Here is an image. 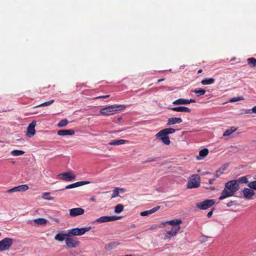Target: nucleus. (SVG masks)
<instances>
[{"instance_id":"nucleus-1","label":"nucleus","mask_w":256,"mask_h":256,"mask_svg":"<svg viewBox=\"0 0 256 256\" xmlns=\"http://www.w3.org/2000/svg\"><path fill=\"white\" fill-rule=\"evenodd\" d=\"M240 187L237 184V182L235 180H231L225 184V188L221 193L220 196L218 199L220 200H224L226 198L232 196L237 192Z\"/></svg>"},{"instance_id":"nucleus-2","label":"nucleus","mask_w":256,"mask_h":256,"mask_svg":"<svg viewBox=\"0 0 256 256\" xmlns=\"http://www.w3.org/2000/svg\"><path fill=\"white\" fill-rule=\"evenodd\" d=\"M122 108V109L124 110L125 108V106H124L121 105H112L101 109L100 111V112L102 115H111L116 113V112L118 110V108Z\"/></svg>"},{"instance_id":"nucleus-3","label":"nucleus","mask_w":256,"mask_h":256,"mask_svg":"<svg viewBox=\"0 0 256 256\" xmlns=\"http://www.w3.org/2000/svg\"><path fill=\"white\" fill-rule=\"evenodd\" d=\"M91 229L90 226L82 228H76L68 230L69 236H80L84 234Z\"/></svg>"},{"instance_id":"nucleus-4","label":"nucleus","mask_w":256,"mask_h":256,"mask_svg":"<svg viewBox=\"0 0 256 256\" xmlns=\"http://www.w3.org/2000/svg\"><path fill=\"white\" fill-rule=\"evenodd\" d=\"M200 186V176L195 174L192 176V178L188 180L187 188H193L199 187Z\"/></svg>"},{"instance_id":"nucleus-5","label":"nucleus","mask_w":256,"mask_h":256,"mask_svg":"<svg viewBox=\"0 0 256 256\" xmlns=\"http://www.w3.org/2000/svg\"><path fill=\"white\" fill-rule=\"evenodd\" d=\"M155 136L156 138L160 140L162 142L166 145H169L170 144V138L166 134L164 129L158 132L155 135Z\"/></svg>"},{"instance_id":"nucleus-6","label":"nucleus","mask_w":256,"mask_h":256,"mask_svg":"<svg viewBox=\"0 0 256 256\" xmlns=\"http://www.w3.org/2000/svg\"><path fill=\"white\" fill-rule=\"evenodd\" d=\"M12 239L9 238H6L0 240V252L8 250L12 246Z\"/></svg>"},{"instance_id":"nucleus-7","label":"nucleus","mask_w":256,"mask_h":256,"mask_svg":"<svg viewBox=\"0 0 256 256\" xmlns=\"http://www.w3.org/2000/svg\"><path fill=\"white\" fill-rule=\"evenodd\" d=\"M65 243L68 248H76L80 245V242L76 238L68 236V238L66 240Z\"/></svg>"},{"instance_id":"nucleus-8","label":"nucleus","mask_w":256,"mask_h":256,"mask_svg":"<svg viewBox=\"0 0 256 256\" xmlns=\"http://www.w3.org/2000/svg\"><path fill=\"white\" fill-rule=\"evenodd\" d=\"M214 204V200H206L202 202L197 203L196 206L200 210H206Z\"/></svg>"},{"instance_id":"nucleus-9","label":"nucleus","mask_w":256,"mask_h":256,"mask_svg":"<svg viewBox=\"0 0 256 256\" xmlns=\"http://www.w3.org/2000/svg\"><path fill=\"white\" fill-rule=\"evenodd\" d=\"M76 176L72 172H66L59 174L60 179L67 182H70L75 179Z\"/></svg>"},{"instance_id":"nucleus-10","label":"nucleus","mask_w":256,"mask_h":256,"mask_svg":"<svg viewBox=\"0 0 256 256\" xmlns=\"http://www.w3.org/2000/svg\"><path fill=\"white\" fill-rule=\"evenodd\" d=\"M120 218V216H102L98 218L96 221L99 223H102L108 222H112L118 220Z\"/></svg>"},{"instance_id":"nucleus-11","label":"nucleus","mask_w":256,"mask_h":256,"mask_svg":"<svg viewBox=\"0 0 256 256\" xmlns=\"http://www.w3.org/2000/svg\"><path fill=\"white\" fill-rule=\"evenodd\" d=\"M36 126V122L32 121L30 122L28 128L26 136L28 138H31L36 134L35 127Z\"/></svg>"},{"instance_id":"nucleus-12","label":"nucleus","mask_w":256,"mask_h":256,"mask_svg":"<svg viewBox=\"0 0 256 256\" xmlns=\"http://www.w3.org/2000/svg\"><path fill=\"white\" fill-rule=\"evenodd\" d=\"M84 212V210L81 208H73L70 210V216L72 217H75L83 214Z\"/></svg>"},{"instance_id":"nucleus-13","label":"nucleus","mask_w":256,"mask_h":256,"mask_svg":"<svg viewBox=\"0 0 256 256\" xmlns=\"http://www.w3.org/2000/svg\"><path fill=\"white\" fill-rule=\"evenodd\" d=\"M244 198L248 200H252L255 194L254 192L251 188H244L242 190Z\"/></svg>"},{"instance_id":"nucleus-14","label":"nucleus","mask_w":256,"mask_h":256,"mask_svg":"<svg viewBox=\"0 0 256 256\" xmlns=\"http://www.w3.org/2000/svg\"><path fill=\"white\" fill-rule=\"evenodd\" d=\"M196 100L194 99L186 100L184 98H178L172 104H187L190 103H194Z\"/></svg>"},{"instance_id":"nucleus-15","label":"nucleus","mask_w":256,"mask_h":256,"mask_svg":"<svg viewBox=\"0 0 256 256\" xmlns=\"http://www.w3.org/2000/svg\"><path fill=\"white\" fill-rule=\"evenodd\" d=\"M68 236H69L68 233H64V231H62L58 234H57L54 238L56 240L62 242L64 240L66 242V240L68 238Z\"/></svg>"},{"instance_id":"nucleus-16","label":"nucleus","mask_w":256,"mask_h":256,"mask_svg":"<svg viewBox=\"0 0 256 256\" xmlns=\"http://www.w3.org/2000/svg\"><path fill=\"white\" fill-rule=\"evenodd\" d=\"M170 110H171L174 112H190L191 110L188 107L184 106H180L176 107H172L170 108Z\"/></svg>"},{"instance_id":"nucleus-17","label":"nucleus","mask_w":256,"mask_h":256,"mask_svg":"<svg viewBox=\"0 0 256 256\" xmlns=\"http://www.w3.org/2000/svg\"><path fill=\"white\" fill-rule=\"evenodd\" d=\"M74 134V131L72 130H58V134L59 136H72Z\"/></svg>"},{"instance_id":"nucleus-18","label":"nucleus","mask_w":256,"mask_h":256,"mask_svg":"<svg viewBox=\"0 0 256 256\" xmlns=\"http://www.w3.org/2000/svg\"><path fill=\"white\" fill-rule=\"evenodd\" d=\"M160 208V206H156V207L153 208H152L148 210L140 212V215L142 216H147L149 214H150L152 213H154L158 211Z\"/></svg>"},{"instance_id":"nucleus-19","label":"nucleus","mask_w":256,"mask_h":256,"mask_svg":"<svg viewBox=\"0 0 256 256\" xmlns=\"http://www.w3.org/2000/svg\"><path fill=\"white\" fill-rule=\"evenodd\" d=\"M182 122V120L180 118H168L167 122L168 126L173 125L176 124H180Z\"/></svg>"},{"instance_id":"nucleus-20","label":"nucleus","mask_w":256,"mask_h":256,"mask_svg":"<svg viewBox=\"0 0 256 256\" xmlns=\"http://www.w3.org/2000/svg\"><path fill=\"white\" fill-rule=\"evenodd\" d=\"M180 226L172 227L170 230L167 231L166 234L169 236H174L180 230Z\"/></svg>"},{"instance_id":"nucleus-21","label":"nucleus","mask_w":256,"mask_h":256,"mask_svg":"<svg viewBox=\"0 0 256 256\" xmlns=\"http://www.w3.org/2000/svg\"><path fill=\"white\" fill-rule=\"evenodd\" d=\"M15 192H24L28 189V186L27 184H22L14 188Z\"/></svg>"},{"instance_id":"nucleus-22","label":"nucleus","mask_w":256,"mask_h":256,"mask_svg":"<svg viewBox=\"0 0 256 256\" xmlns=\"http://www.w3.org/2000/svg\"><path fill=\"white\" fill-rule=\"evenodd\" d=\"M128 142V140H112L108 144L113 146H118Z\"/></svg>"},{"instance_id":"nucleus-23","label":"nucleus","mask_w":256,"mask_h":256,"mask_svg":"<svg viewBox=\"0 0 256 256\" xmlns=\"http://www.w3.org/2000/svg\"><path fill=\"white\" fill-rule=\"evenodd\" d=\"M182 221L180 219H174L172 220L166 221V224H168L172 226H180V224H182Z\"/></svg>"},{"instance_id":"nucleus-24","label":"nucleus","mask_w":256,"mask_h":256,"mask_svg":"<svg viewBox=\"0 0 256 256\" xmlns=\"http://www.w3.org/2000/svg\"><path fill=\"white\" fill-rule=\"evenodd\" d=\"M242 176V177H240V178H238V179L237 180H234L235 181H236L237 182V184L238 186H240V184H246V183H248V178L249 176Z\"/></svg>"},{"instance_id":"nucleus-25","label":"nucleus","mask_w":256,"mask_h":256,"mask_svg":"<svg viewBox=\"0 0 256 256\" xmlns=\"http://www.w3.org/2000/svg\"><path fill=\"white\" fill-rule=\"evenodd\" d=\"M215 82V79L214 78H205L202 80L201 83L204 85L212 84Z\"/></svg>"},{"instance_id":"nucleus-26","label":"nucleus","mask_w":256,"mask_h":256,"mask_svg":"<svg viewBox=\"0 0 256 256\" xmlns=\"http://www.w3.org/2000/svg\"><path fill=\"white\" fill-rule=\"evenodd\" d=\"M118 244V243L117 242H112L108 244L105 246V249L107 250H110L116 248Z\"/></svg>"},{"instance_id":"nucleus-27","label":"nucleus","mask_w":256,"mask_h":256,"mask_svg":"<svg viewBox=\"0 0 256 256\" xmlns=\"http://www.w3.org/2000/svg\"><path fill=\"white\" fill-rule=\"evenodd\" d=\"M90 183V181H80L75 183L72 184L73 188H75L78 186H84V184H89Z\"/></svg>"},{"instance_id":"nucleus-28","label":"nucleus","mask_w":256,"mask_h":256,"mask_svg":"<svg viewBox=\"0 0 256 256\" xmlns=\"http://www.w3.org/2000/svg\"><path fill=\"white\" fill-rule=\"evenodd\" d=\"M236 130H237V128H234V127H232L230 128H228L224 131V132L223 134V136H230L232 132H235Z\"/></svg>"},{"instance_id":"nucleus-29","label":"nucleus","mask_w":256,"mask_h":256,"mask_svg":"<svg viewBox=\"0 0 256 256\" xmlns=\"http://www.w3.org/2000/svg\"><path fill=\"white\" fill-rule=\"evenodd\" d=\"M34 222L38 224H46L48 220L44 218H38L34 220Z\"/></svg>"},{"instance_id":"nucleus-30","label":"nucleus","mask_w":256,"mask_h":256,"mask_svg":"<svg viewBox=\"0 0 256 256\" xmlns=\"http://www.w3.org/2000/svg\"><path fill=\"white\" fill-rule=\"evenodd\" d=\"M196 94V96H203L204 95L206 92V91L204 89H202V88H200V89H196L194 90L193 91Z\"/></svg>"},{"instance_id":"nucleus-31","label":"nucleus","mask_w":256,"mask_h":256,"mask_svg":"<svg viewBox=\"0 0 256 256\" xmlns=\"http://www.w3.org/2000/svg\"><path fill=\"white\" fill-rule=\"evenodd\" d=\"M247 62L248 64L251 67H256V59L254 58H248L247 60Z\"/></svg>"},{"instance_id":"nucleus-32","label":"nucleus","mask_w":256,"mask_h":256,"mask_svg":"<svg viewBox=\"0 0 256 256\" xmlns=\"http://www.w3.org/2000/svg\"><path fill=\"white\" fill-rule=\"evenodd\" d=\"M68 124V120L66 118L60 120L58 124V126L59 128H62L66 126Z\"/></svg>"},{"instance_id":"nucleus-33","label":"nucleus","mask_w":256,"mask_h":256,"mask_svg":"<svg viewBox=\"0 0 256 256\" xmlns=\"http://www.w3.org/2000/svg\"><path fill=\"white\" fill-rule=\"evenodd\" d=\"M124 210V206L122 204H117L114 208V212L116 214L121 212Z\"/></svg>"},{"instance_id":"nucleus-34","label":"nucleus","mask_w":256,"mask_h":256,"mask_svg":"<svg viewBox=\"0 0 256 256\" xmlns=\"http://www.w3.org/2000/svg\"><path fill=\"white\" fill-rule=\"evenodd\" d=\"M24 154V152L22 150H14L11 152V154L14 156H18L22 155Z\"/></svg>"},{"instance_id":"nucleus-35","label":"nucleus","mask_w":256,"mask_h":256,"mask_svg":"<svg viewBox=\"0 0 256 256\" xmlns=\"http://www.w3.org/2000/svg\"><path fill=\"white\" fill-rule=\"evenodd\" d=\"M208 154V148H204L200 150L199 154L200 156L204 157L206 156Z\"/></svg>"},{"instance_id":"nucleus-36","label":"nucleus","mask_w":256,"mask_h":256,"mask_svg":"<svg viewBox=\"0 0 256 256\" xmlns=\"http://www.w3.org/2000/svg\"><path fill=\"white\" fill-rule=\"evenodd\" d=\"M120 190L118 188H115L112 191V198L118 197L119 196Z\"/></svg>"},{"instance_id":"nucleus-37","label":"nucleus","mask_w":256,"mask_h":256,"mask_svg":"<svg viewBox=\"0 0 256 256\" xmlns=\"http://www.w3.org/2000/svg\"><path fill=\"white\" fill-rule=\"evenodd\" d=\"M54 100H51L49 101L42 103V104L36 106V107L46 106H49V105L52 104V103H54Z\"/></svg>"},{"instance_id":"nucleus-38","label":"nucleus","mask_w":256,"mask_h":256,"mask_svg":"<svg viewBox=\"0 0 256 256\" xmlns=\"http://www.w3.org/2000/svg\"><path fill=\"white\" fill-rule=\"evenodd\" d=\"M244 100V98L242 96L234 97V98H232L230 100L229 102H238V101Z\"/></svg>"},{"instance_id":"nucleus-39","label":"nucleus","mask_w":256,"mask_h":256,"mask_svg":"<svg viewBox=\"0 0 256 256\" xmlns=\"http://www.w3.org/2000/svg\"><path fill=\"white\" fill-rule=\"evenodd\" d=\"M248 186L251 189L256 190V180L252 181L248 184Z\"/></svg>"},{"instance_id":"nucleus-40","label":"nucleus","mask_w":256,"mask_h":256,"mask_svg":"<svg viewBox=\"0 0 256 256\" xmlns=\"http://www.w3.org/2000/svg\"><path fill=\"white\" fill-rule=\"evenodd\" d=\"M167 135L172 134L176 132V130L172 128H167L164 129Z\"/></svg>"},{"instance_id":"nucleus-41","label":"nucleus","mask_w":256,"mask_h":256,"mask_svg":"<svg viewBox=\"0 0 256 256\" xmlns=\"http://www.w3.org/2000/svg\"><path fill=\"white\" fill-rule=\"evenodd\" d=\"M50 195V193L49 192H44L43 194H42V198L44 199V200H53V198H52V197H47L48 196Z\"/></svg>"},{"instance_id":"nucleus-42","label":"nucleus","mask_w":256,"mask_h":256,"mask_svg":"<svg viewBox=\"0 0 256 256\" xmlns=\"http://www.w3.org/2000/svg\"><path fill=\"white\" fill-rule=\"evenodd\" d=\"M222 174V172L221 171V169H219L218 170H216L215 174H214V178H217L219 177V176Z\"/></svg>"},{"instance_id":"nucleus-43","label":"nucleus","mask_w":256,"mask_h":256,"mask_svg":"<svg viewBox=\"0 0 256 256\" xmlns=\"http://www.w3.org/2000/svg\"><path fill=\"white\" fill-rule=\"evenodd\" d=\"M250 111H252L254 114H256V106L253 107L252 110H246L245 113L248 114L250 112Z\"/></svg>"},{"instance_id":"nucleus-44","label":"nucleus","mask_w":256,"mask_h":256,"mask_svg":"<svg viewBox=\"0 0 256 256\" xmlns=\"http://www.w3.org/2000/svg\"><path fill=\"white\" fill-rule=\"evenodd\" d=\"M73 188L72 184L66 186L65 188L60 190H64L66 189Z\"/></svg>"},{"instance_id":"nucleus-45","label":"nucleus","mask_w":256,"mask_h":256,"mask_svg":"<svg viewBox=\"0 0 256 256\" xmlns=\"http://www.w3.org/2000/svg\"><path fill=\"white\" fill-rule=\"evenodd\" d=\"M156 159H157V158H148L146 160V162H154V161L156 160Z\"/></svg>"},{"instance_id":"nucleus-46","label":"nucleus","mask_w":256,"mask_h":256,"mask_svg":"<svg viewBox=\"0 0 256 256\" xmlns=\"http://www.w3.org/2000/svg\"><path fill=\"white\" fill-rule=\"evenodd\" d=\"M8 193H12V192H15V190H14V188H13L11 189H10V190H8L7 191H6Z\"/></svg>"},{"instance_id":"nucleus-47","label":"nucleus","mask_w":256,"mask_h":256,"mask_svg":"<svg viewBox=\"0 0 256 256\" xmlns=\"http://www.w3.org/2000/svg\"><path fill=\"white\" fill-rule=\"evenodd\" d=\"M216 180V178H211L208 180V183L210 184H212L214 182V181Z\"/></svg>"},{"instance_id":"nucleus-48","label":"nucleus","mask_w":256,"mask_h":256,"mask_svg":"<svg viewBox=\"0 0 256 256\" xmlns=\"http://www.w3.org/2000/svg\"><path fill=\"white\" fill-rule=\"evenodd\" d=\"M214 210V209H212L211 211H210V212H208V213L207 216H208V218H210V217L212 216V210Z\"/></svg>"},{"instance_id":"nucleus-49","label":"nucleus","mask_w":256,"mask_h":256,"mask_svg":"<svg viewBox=\"0 0 256 256\" xmlns=\"http://www.w3.org/2000/svg\"><path fill=\"white\" fill-rule=\"evenodd\" d=\"M109 96H110L109 95H106V96H98V97L96 98H108Z\"/></svg>"},{"instance_id":"nucleus-50","label":"nucleus","mask_w":256,"mask_h":256,"mask_svg":"<svg viewBox=\"0 0 256 256\" xmlns=\"http://www.w3.org/2000/svg\"><path fill=\"white\" fill-rule=\"evenodd\" d=\"M232 202L231 201L229 202H228L226 204H227V206H228V207H230L232 206Z\"/></svg>"},{"instance_id":"nucleus-51","label":"nucleus","mask_w":256,"mask_h":256,"mask_svg":"<svg viewBox=\"0 0 256 256\" xmlns=\"http://www.w3.org/2000/svg\"><path fill=\"white\" fill-rule=\"evenodd\" d=\"M164 80V78L160 79L158 80L157 83H160V82H162Z\"/></svg>"},{"instance_id":"nucleus-52","label":"nucleus","mask_w":256,"mask_h":256,"mask_svg":"<svg viewBox=\"0 0 256 256\" xmlns=\"http://www.w3.org/2000/svg\"><path fill=\"white\" fill-rule=\"evenodd\" d=\"M120 192H124V190L123 188H119Z\"/></svg>"},{"instance_id":"nucleus-53","label":"nucleus","mask_w":256,"mask_h":256,"mask_svg":"<svg viewBox=\"0 0 256 256\" xmlns=\"http://www.w3.org/2000/svg\"><path fill=\"white\" fill-rule=\"evenodd\" d=\"M90 200L92 202H95L96 198L94 197H92L90 198Z\"/></svg>"},{"instance_id":"nucleus-54","label":"nucleus","mask_w":256,"mask_h":256,"mask_svg":"<svg viewBox=\"0 0 256 256\" xmlns=\"http://www.w3.org/2000/svg\"><path fill=\"white\" fill-rule=\"evenodd\" d=\"M202 72V69H200V70H198V74H200V73H201Z\"/></svg>"},{"instance_id":"nucleus-55","label":"nucleus","mask_w":256,"mask_h":256,"mask_svg":"<svg viewBox=\"0 0 256 256\" xmlns=\"http://www.w3.org/2000/svg\"><path fill=\"white\" fill-rule=\"evenodd\" d=\"M210 188L211 190H213L215 189V188H214V187H212V186H210Z\"/></svg>"},{"instance_id":"nucleus-56","label":"nucleus","mask_w":256,"mask_h":256,"mask_svg":"<svg viewBox=\"0 0 256 256\" xmlns=\"http://www.w3.org/2000/svg\"><path fill=\"white\" fill-rule=\"evenodd\" d=\"M132 256V254H127L126 256Z\"/></svg>"},{"instance_id":"nucleus-57","label":"nucleus","mask_w":256,"mask_h":256,"mask_svg":"<svg viewBox=\"0 0 256 256\" xmlns=\"http://www.w3.org/2000/svg\"><path fill=\"white\" fill-rule=\"evenodd\" d=\"M165 238V239H166V238H168V236H165V238Z\"/></svg>"},{"instance_id":"nucleus-58","label":"nucleus","mask_w":256,"mask_h":256,"mask_svg":"<svg viewBox=\"0 0 256 256\" xmlns=\"http://www.w3.org/2000/svg\"><path fill=\"white\" fill-rule=\"evenodd\" d=\"M225 170L224 168H223L222 170Z\"/></svg>"}]
</instances>
